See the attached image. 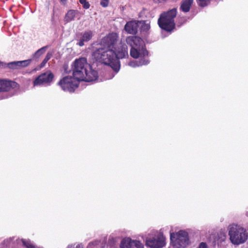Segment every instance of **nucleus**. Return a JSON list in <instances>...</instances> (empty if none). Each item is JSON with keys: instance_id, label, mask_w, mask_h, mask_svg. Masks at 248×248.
<instances>
[{"instance_id": "1", "label": "nucleus", "mask_w": 248, "mask_h": 248, "mask_svg": "<svg viewBox=\"0 0 248 248\" xmlns=\"http://www.w3.org/2000/svg\"><path fill=\"white\" fill-rule=\"evenodd\" d=\"M100 46L101 47L94 53L95 59L109 66L117 73L120 68L119 59L128 56L127 46L122 40L119 41V35L115 32L109 33L103 37L100 42Z\"/></svg>"}, {"instance_id": "2", "label": "nucleus", "mask_w": 248, "mask_h": 248, "mask_svg": "<svg viewBox=\"0 0 248 248\" xmlns=\"http://www.w3.org/2000/svg\"><path fill=\"white\" fill-rule=\"evenodd\" d=\"M126 44L131 46L130 55L134 59H139V61H133L128 63L132 67H136L149 63L148 52L146 50L144 41L139 37L129 36L125 39Z\"/></svg>"}, {"instance_id": "3", "label": "nucleus", "mask_w": 248, "mask_h": 248, "mask_svg": "<svg viewBox=\"0 0 248 248\" xmlns=\"http://www.w3.org/2000/svg\"><path fill=\"white\" fill-rule=\"evenodd\" d=\"M73 76L80 81L91 82L96 80L98 72L87 62L86 58L76 59L72 65Z\"/></svg>"}, {"instance_id": "4", "label": "nucleus", "mask_w": 248, "mask_h": 248, "mask_svg": "<svg viewBox=\"0 0 248 248\" xmlns=\"http://www.w3.org/2000/svg\"><path fill=\"white\" fill-rule=\"evenodd\" d=\"M227 230L229 239L233 245L244 244L248 239V233L246 230L238 224H230L227 227Z\"/></svg>"}, {"instance_id": "5", "label": "nucleus", "mask_w": 248, "mask_h": 248, "mask_svg": "<svg viewBox=\"0 0 248 248\" xmlns=\"http://www.w3.org/2000/svg\"><path fill=\"white\" fill-rule=\"evenodd\" d=\"M177 15V10L173 8L167 12L162 14L158 20L159 26L167 31H171L175 27L174 18Z\"/></svg>"}, {"instance_id": "6", "label": "nucleus", "mask_w": 248, "mask_h": 248, "mask_svg": "<svg viewBox=\"0 0 248 248\" xmlns=\"http://www.w3.org/2000/svg\"><path fill=\"white\" fill-rule=\"evenodd\" d=\"M170 239L173 248H185L189 244L188 234L185 231L170 232Z\"/></svg>"}, {"instance_id": "7", "label": "nucleus", "mask_w": 248, "mask_h": 248, "mask_svg": "<svg viewBox=\"0 0 248 248\" xmlns=\"http://www.w3.org/2000/svg\"><path fill=\"white\" fill-rule=\"evenodd\" d=\"M166 238L162 232L154 231L146 239V245L150 248H162L166 245Z\"/></svg>"}, {"instance_id": "8", "label": "nucleus", "mask_w": 248, "mask_h": 248, "mask_svg": "<svg viewBox=\"0 0 248 248\" xmlns=\"http://www.w3.org/2000/svg\"><path fill=\"white\" fill-rule=\"evenodd\" d=\"M80 81L73 76H67L64 77L58 83L62 89L65 92H74L78 87L79 82Z\"/></svg>"}, {"instance_id": "9", "label": "nucleus", "mask_w": 248, "mask_h": 248, "mask_svg": "<svg viewBox=\"0 0 248 248\" xmlns=\"http://www.w3.org/2000/svg\"><path fill=\"white\" fill-rule=\"evenodd\" d=\"M54 75L50 71L41 74L33 81V86L49 85L52 81Z\"/></svg>"}, {"instance_id": "10", "label": "nucleus", "mask_w": 248, "mask_h": 248, "mask_svg": "<svg viewBox=\"0 0 248 248\" xmlns=\"http://www.w3.org/2000/svg\"><path fill=\"white\" fill-rule=\"evenodd\" d=\"M120 248H144L143 244L140 241L125 237L122 239L120 245Z\"/></svg>"}, {"instance_id": "11", "label": "nucleus", "mask_w": 248, "mask_h": 248, "mask_svg": "<svg viewBox=\"0 0 248 248\" xmlns=\"http://www.w3.org/2000/svg\"><path fill=\"white\" fill-rule=\"evenodd\" d=\"M31 62V59H28L21 61H15L8 63L0 62V67H8L12 69H18L28 66Z\"/></svg>"}, {"instance_id": "12", "label": "nucleus", "mask_w": 248, "mask_h": 248, "mask_svg": "<svg viewBox=\"0 0 248 248\" xmlns=\"http://www.w3.org/2000/svg\"><path fill=\"white\" fill-rule=\"evenodd\" d=\"M18 88L16 82L5 79H0V92H7Z\"/></svg>"}, {"instance_id": "13", "label": "nucleus", "mask_w": 248, "mask_h": 248, "mask_svg": "<svg viewBox=\"0 0 248 248\" xmlns=\"http://www.w3.org/2000/svg\"><path fill=\"white\" fill-rule=\"evenodd\" d=\"M140 23V22L137 20L128 22L124 26V30L129 34H135L137 33L139 24Z\"/></svg>"}, {"instance_id": "14", "label": "nucleus", "mask_w": 248, "mask_h": 248, "mask_svg": "<svg viewBox=\"0 0 248 248\" xmlns=\"http://www.w3.org/2000/svg\"><path fill=\"white\" fill-rule=\"evenodd\" d=\"M93 35V32L91 31H85L81 38L79 40V41L78 43V44L79 46H83L84 45V43L89 41L92 37Z\"/></svg>"}, {"instance_id": "15", "label": "nucleus", "mask_w": 248, "mask_h": 248, "mask_svg": "<svg viewBox=\"0 0 248 248\" xmlns=\"http://www.w3.org/2000/svg\"><path fill=\"white\" fill-rule=\"evenodd\" d=\"M193 0H182L180 9L184 13L188 12L190 11Z\"/></svg>"}, {"instance_id": "16", "label": "nucleus", "mask_w": 248, "mask_h": 248, "mask_svg": "<svg viewBox=\"0 0 248 248\" xmlns=\"http://www.w3.org/2000/svg\"><path fill=\"white\" fill-rule=\"evenodd\" d=\"M78 13V12L77 10H69L65 16L64 19V21L66 22H69L74 20L76 15H77Z\"/></svg>"}, {"instance_id": "17", "label": "nucleus", "mask_w": 248, "mask_h": 248, "mask_svg": "<svg viewBox=\"0 0 248 248\" xmlns=\"http://www.w3.org/2000/svg\"><path fill=\"white\" fill-rule=\"evenodd\" d=\"M47 46H43L37 50L34 54L32 55L34 59L39 58L42 54H43L46 51Z\"/></svg>"}, {"instance_id": "18", "label": "nucleus", "mask_w": 248, "mask_h": 248, "mask_svg": "<svg viewBox=\"0 0 248 248\" xmlns=\"http://www.w3.org/2000/svg\"><path fill=\"white\" fill-rule=\"evenodd\" d=\"M100 242L99 240H95L90 242L87 245L86 248H97L100 245Z\"/></svg>"}, {"instance_id": "19", "label": "nucleus", "mask_w": 248, "mask_h": 248, "mask_svg": "<svg viewBox=\"0 0 248 248\" xmlns=\"http://www.w3.org/2000/svg\"><path fill=\"white\" fill-rule=\"evenodd\" d=\"M66 248H84V246L81 243H75L68 245Z\"/></svg>"}, {"instance_id": "20", "label": "nucleus", "mask_w": 248, "mask_h": 248, "mask_svg": "<svg viewBox=\"0 0 248 248\" xmlns=\"http://www.w3.org/2000/svg\"><path fill=\"white\" fill-rule=\"evenodd\" d=\"M51 56H52L51 54L49 53H48L46 54L45 58L44 59V60L43 61V62H42V63L40 64V67L41 68L43 67H44L45 66V65L46 63V62L51 58Z\"/></svg>"}, {"instance_id": "21", "label": "nucleus", "mask_w": 248, "mask_h": 248, "mask_svg": "<svg viewBox=\"0 0 248 248\" xmlns=\"http://www.w3.org/2000/svg\"><path fill=\"white\" fill-rule=\"evenodd\" d=\"M211 0H197V3L201 7L207 6Z\"/></svg>"}, {"instance_id": "22", "label": "nucleus", "mask_w": 248, "mask_h": 248, "mask_svg": "<svg viewBox=\"0 0 248 248\" xmlns=\"http://www.w3.org/2000/svg\"><path fill=\"white\" fill-rule=\"evenodd\" d=\"M79 1L84 9H88L90 8V4L86 0H79Z\"/></svg>"}, {"instance_id": "23", "label": "nucleus", "mask_w": 248, "mask_h": 248, "mask_svg": "<svg viewBox=\"0 0 248 248\" xmlns=\"http://www.w3.org/2000/svg\"><path fill=\"white\" fill-rule=\"evenodd\" d=\"M109 0H101L100 5L103 7H106L108 6Z\"/></svg>"}, {"instance_id": "24", "label": "nucleus", "mask_w": 248, "mask_h": 248, "mask_svg": "<svg viewBox=\"0 0 248 248\" xmlns=\"http://www.w3.org/2000/svg\"><path fill=\"white\" fill-rule=\"evenodd\" d=\"M186 21V19L185 18H181L179 19L178 24H179V26H181L183 23H185Z\"/></svg>"}, {"instance_id": "25", "label": "nucleus", "mask_w": 248, "mask_h": 248, "mask_svg": "<svg viewBox=\"0 0 248 248\" xmlns=\"http://www.w3.org/2000/svg\"><path fill=\"white\" fill-rule=\"evenodd\" d=\"M150 28V25L148 24H144L142 27V29L143 30H148Z\"/></svg>"}, {"instance_id": "26", "label": "nucleus", "mask_w": 248, "mask_h": 248, "mask_svg": "<svg viewBox=\"0 0 248 248\" xmlns=\"http://www.w3.org/2000/svg\"><path fill=\"white\" fill-rule=\"evenodd\" d=\"M198 248H208V247L206 243L202 242L200 243Z\"/></svg>"}, {"instance_id": "27", "label": "nucleus", "mask_w": 248, "mask_h": 248, "mask_svg": "<svg viewBox=\"0 0 248 248\" xmlns=\"http://www.w3.org/2000/svg\"><path fill=\"white\" fill-rule=\"evenodd\" d=\"M219 234L220 235V240H219L220 242L224 241L225 238V234L222 233H220Z\"/></svg>"}, {"instance_id": "28", "label": "nucleus", "mask_w": 248, "mask_h": 248, "mask_svg": "<svg viewBox=\"0 0 248 248\" xmlns=\"http://www.w3.org/2000/svg\"><path fill=\"white\" fill-rule=\"evenodd\" d=\"M7 98V96H2V95H0V100H1V99H5V98Z\"/></svg>"}, {"instance_id": "29", "label": "nucleus", "mask_w": 248, "mask_h": 248, "mask_svg": "<svg viewBox=\"0 0 248 248\" xmlns=\"http://www.w3.org/2000/svg\"><path fill=\"white\" fill-rule=\"evenodd\" d=\"M67 0H61V1L62 2H65Z\"/></svg>"}, {"instance_id": "30", "label": "nucleus", "mask_w": 248, "mask_h": 248, "mask_svg": "<svg viewBox=\"0 0 248 248\" xmlns=\"http://www.w3.org/2000/svg\"><path fill=\"white\" fill-rule=\"evenodd\" d=\"M113 77H114V75H113L111 77H110L109 78H108L107 79H110V78H112Z\"/></svg>"}, {"instance_id": "31", "label": "nucleus", "mask_w": 248, "mask_h": 248, "mask_svg": "<svg viewBox=\"0 0 248 248\" xmlns=\"http://www.w3.org/2000/svg\"><path fill=\"white\" fill-rule=\"evenodd\" d=\"M246 215L248 217V212L246 213Z\"/></svg>"}, {"instance_id": "32", "label": "nucleus", "mask_w": 248, "mask_h": 248, "mask_svg": "<svg viewBox=\"0 0 248 248\" xmlns=\"http://www.w3.org/2000/svg\"><path fill=\"white\" fill-rule=\"evenodd\" d=\"M111 248H114V247H112Z\"/></svg>"}]
</instances>
